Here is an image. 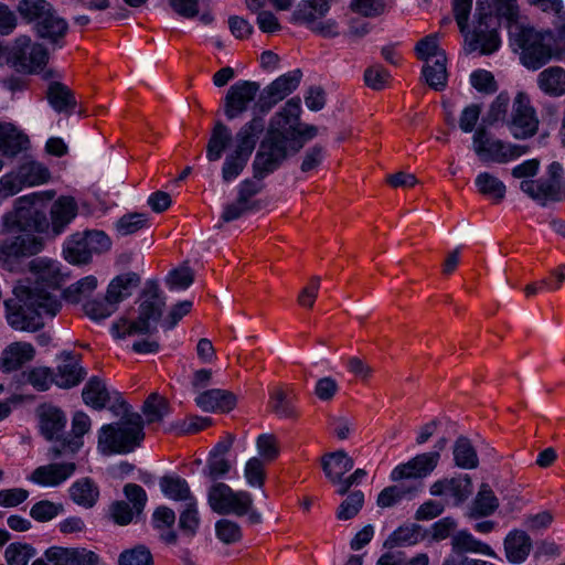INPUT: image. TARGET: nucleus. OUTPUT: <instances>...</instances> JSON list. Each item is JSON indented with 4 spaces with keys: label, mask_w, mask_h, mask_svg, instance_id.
<instances>
[{
    "label": "nucleus",
    "mask_w": 565,
    "mask_h": 565,
    "mask_svg": "<svg viewBox=\"0 0 565 565\" xmlns=\"http://www.w3.org/2000/svg\"><path fill=\"white\" fill-rule=\"evenodd\" d=\"M510 33L522 50V64L530 70H539L552 58L559 60L563 55L554 33L550 30L537 31L532 26L515 24Z\"/></svg>",
    "instance_id": "obj_4"
},
{
    "label": "nucleus",
    "mask_w": 565,
    "mask_h": 565,
    "mask_svg": "<svg viewBox=\"0 0 565 565\" xmlns=\"http://www.w3.org/2000/svg\"><path fill=\"white\" fill-rule=\"evenodd\" d=\"M63 355V364L57 367L55 373V384L63 388H70L79 384L86 373L71 353Z\"/></svg>",
    "instance_id": "obj_32"
},
{
    "label": "nucleus",
    "mask_w": 565,
    "mask_h": 565,
    "mask_svg": "<svg viewBox=\"0 0 565 565\" xmlns=\"http://www.w3.org/2000/svg\"><path fill=\"white\" fill-rule=\"evenodd\" d=\"M473 148L481 160L498 163L508 162L529 151L527 146L505 143L500 139H495L484 127L476 130Z\"/></svg>",
    "instance_id": "obj_9"
},
{
    "label": "nucleus",
    "mask_w": 565,
    "mask_h": 565,
    "mask_svg": "<svg viewBox=\"0 0 565 565\" xmlns=\"http://www.w3.org/2000/svg\"><path fill=\"white\" fill-rule=\"evenodd\" d=\"M476 19L472 32L467 29L462 33L466 51L469 53L478 51L482 55L492 54L499 49L501 40L498 33V22L490 12L488 0H477Z\"/></svg>",
    "instance_id": "obj_7"
},
{
    "label": "nucleus",
    "mask_w": 565,
    "mask_h": 565,
    "mask_svg": "<svg viewBox=\"0 0 565 565\" xmlns=\"http://www.w3.org/2000/svg\"><path fill=\"white\" fill-rule=\"evenodd\" d=\"M63 277L53 262L34 259L30 263L26 284L14 287L15 296L30 306L40 308L46 317L53 318L61 310L62 302L55 291L61 287Z\"/></svg>",
    "instance_id": "obj_3"
},
{
    "label": "nucleus",
    "mask_w": 565,
    "mask_h": 565,
    "mask_svg": "<svg viewBox=\"0 0 565 565\" xmlns=\"http://www.w3.org/2000/svg\"><path fill=\"white\" fill-rule=\"evenodd\" d=\"M7 62L17 72L35 74L43 71L49 61L47 50L26 35H20L7 49Z\"/></svg>",
    "instance_id": "obj_8"
},
{
    "label": "nucleus",
    "mask_w": 565,
    "mask_h": 565,
    "mask_svg": "<svg viewBox=\"0 0 565 565\" xmlns=\"http://www.w3.org/2000/svg\"><path fill=\"white\" fill-rule=\"evenodd\" d=\"M231 141V130L222 121H216L206 146V158L209 161H217L221 159Z\"/></svg>",
    "instance_id": "obj_38"
},
{
    "label": "nucleus",
    "mask_w": 565,
    "mask_h": 565,
    "mask_svg": "<svg viewBox=\"0 0 565 565\" xmlns=\"http://www.w3.org/2000/svg\"><path fill=\"white\" fill-rule=\"evenodd\" d=\"M248 159L249 158H247L243 154H239L235 151L230 153L225 158V161L223 163V168H222L223 180L225 182H230V181L236 179L242 173L244 168L246 167Z\"/></svg>",
    "instance_id": "obj_58"
},
{
    "label": "nucleus",
    "mask_w": 565,
    "mask_h": 565,
    "mask_svg": "<svg viewBox=\"0 0 565 565\" xmlns=\"http://www.w3.org/2000/svg\"><path fill=\"white\" fill-rule=\"evenodd\" d=\"M142 412L149 424L160 422L170 412L169 402L158 393H151L143 403Z\"/></svg>",
    "instance_id": "obj_44"
},
{
    "label": "nucleus",
    "mask_w": 565,
    "mask_h": 565,
    "mask_svg": "<svg viewBox=\"0 0 565 565\" xmlns=\"http://www.w3.org/2000/svg\"><path fill=\"white\" fill-rule=\"evenodd\" d=\"M163 493L173 500H192L188 482L177 476H164L160 480Z\"/></svg>",
    "instance_id": "obj_45"
},
{
    "label": "nucleus",
    "mask_w": 565,
    "mask_h": 565,
    "mask_svg": "<svg viewBox=\"0 0 565 565\" xmlns=\"http://www.w3.org/2000/svg\"><path fill=\"white\" fill-rule=\"evenodd\" d=\"M109 393L105 383L98 377H92L83 390V399L87 405L102 409L109 402Z\"/></svg>",
    "instance_id": "obj_40"
},
{
    "label": "nucleus",
    "mask_w": 565,
    "mask_h": 565,
    "mask_svg": "<svg viewBox=\"0 0 565 565\" xmlns=\"http://www.w3.org/2000/svg\"><path fill=\"white\" fill-rule=\"evenodd\" d=\"M46 95L50 105L58 113H72L76 107L74 93L61 82L51 83Z\"/></svg>",
    "instance_id": "obj_35"
},
{
    "label": "nucleus",
    "mask_w": 565,
    "mask_h": 565,
    "mask_svg": "<svg viewBox=\"0 0 565 565\" xmlns=\"http://www.w3.org/2000/svg\"><path fill=\"white\" fill-rule=\"evenodd\" d=\"M447 57L446 54H439L433 62L425 63L422 75L427 85L435 90H443L447 85Z\"/></svg>",
    "instance_id": "obj_36"
},
{
    "label": "nucleus",
    "mask_w": 565,
    "mask_h": 565,
    "mask_svg": "<svg viewBox=\"0 0 565 565\" xmlns=\"http://www.w3.org/2000/svg\"><path fill=\"white\" fill-rule=\"evenodd\" d=\"M139 285L140 277L136 273L119 275L110 281L106 297L118 307V303L130 297Z\"/></svg>",
    "instance_id": "obj_31"
},
{
    "label": "nucleus",
    "mask_w": 565,
    "mask_h": 565,
    "mask_svg": "<svg viewBox=\"0 0 565 565\" xmlns=\"http://www.w3.org/2000/svg\"><path fill=\"white\" fill-rule=\"evenodd\" d=\"M145 438L143 419L137 413L127 414L118 423L104 425L98 435V449L103 455L128 454Z\"/></svg>",
    "instance_id": "obj_5"
},
{
    "label": "nucleus",
    "mask_w": 565,
    "mask_h": 565,
    "mask_svg": "<svg viewBox=\"0 0 565 565\" xmlns=\"http://www.w3.org/2000/svg\"><path fill=\"white\" fill-rule=\"evenodd\" d=\"M472 491V480L468 475L437 480L429 488L431 495L449 498L456 507L462 504Z\"/></svg>",
    "instance_id": "obj_15"
},
{
    "label": "nucleus",
    "mask_w": 565,
    "mask_h": 565,
    "mask_svg": "<svg viewBox=\"0 0 565 565\" xmlns=\"http://www.w3.org/2000/svg\"><path fill=\"white\" fill-rule=\"evenodd\" d=\"M78 206L73 196H60L51 206V228L54 236L60 235L66 226L76 217Z\"/></svg>",
    "instance_id": "obj_19"
},
{
    "label": "nucleus",
    "mask_w": 565,
    "mask_h": 565,
    "mask_svg": "<svg viewBox=\"0 0 565 565\" xmlns=\"http://www.w3.org/2000/svg\"><path fill=\"white\" fill-rule=\"evenodd\" d=\"M264 178L265 177H256L255 168L253 167V179H246L241 182L237 191V198L256 211L260 209V203L257 200H253V198L264 189V184L262 183Z\"/></svg>",
    "instance_id": "obj_48"
},
{
    "label": "nucleus",
    "mask_w": 565,
    "mask_h": 565,
    "mask_svg": "<svg viewBox=\"0 0 565 565\" xmlns=\"http://www.w3.org/2000/svg\"><path fill=\"white\" fill-rule=\"evenodd\" d=\"M256 82L241 81L232 85L224 98V114L232 120L245 113L259 92Z\"/></svg>",
    "instance_id": "obj_14"
},
{
    "label": "nucleus",
    "mask_w": 565,
    "mask_h": 565,
    "mask_svg": "<svg viewBox=\"0 0 565 565\" xmlns=\"http://www.w3.org/2000/svg\"><path fill=\"white\" fill-rule=\"evenodd\" d=\"M117 308L106 296L103 299L86 301L83 307L85 315L95 321L110 317Z\"/></svg>",
    "instance_id": "obj_50"
},
{
    "label": "nucleus",
    "mask_w": 565,
    "mask_h": 565,
    "mask_svg": "<svg viewBox=\"0 0 565 565\" xmlns=\"http://www.w3.org/2000/svg\"><path fill=\"white\" fill-rule=\"evenodd\" d=\"M76 470L74 462L40 466L31 475V480L45 487H55L68 479Z\"/></svg>",
    "instance_id": "obj_20"
},
{
    "label": "nucleus",
    "mask_w": 565,
    "mask_h": 565,
    "mask_svg": "<svg viewBox=\"0 0 565 565\" xmlns=\"http://www.w3.org/2000/svg\"><path fill=\"white\" fill-rule=\"evenodd\" d=\"M195 403L205 412L226 413L235 407L236 397L228 391L209 390L196 396Z\"/></svg>",
    "instance_id": "obj_25"
},
{
    "label": "nucleus",
    "mask_w": 565,
    "mask_h": 565,
    "mask_svg": "<svg viewBox=\"0 0 565 565\" xmlns=\"http://www.w3.org/2000/svg\"><path fill=\"white\" fill-rule=\"evenodd\" d=\"M109 237L100 231L76 233L65 249V258L72 264H87L94 254H102L110 248Z\"/></svg>",
    "instance_id": "obj_11"
},
{
    "label": "nucleus",
    "mask_w": 565,
    "mask_h": 565,
    "mask_svg": "<svg viewBox=\"0 0 565 565\" xmlns=\"http://www.w3.org/2000/svg\"><path fill=\"white\" fill-rule=\"evenodd\" d=\"M537 85L542 92L552 97L565 94V70L559 66H550L537 76Z\"/></svg>",
    "instance_id": "obj_33"
},
{
    "label": "nucleus",
    "mask_w": 565,
    "mask_h": 565,
    "mask_svg": "<svg viewBox=\"0 0 565 565\" xmlns=\"http://www.w3.org/2000/svg\"><path fill=\"white\" fill-rule=\"evenodd\" d=\"M118 565H153V558L146 546L138 545L121 552Z\"/></svg>",
    "instance_id": "obj_55"
},
{
    "label": "nucleus",
    "mask_w": 565,
    "mask_h": 565,
    "mask_svg": "<svg viewBox=\"0 0 565 565\" xmlns=\"http://www.w3.org/2000/svg\"><path fill=\"white\" fill-rule=\"evenodd\" d=\"M8 323L15 330L35 331L43 327L45 312H40L36 306H30L20 297L4 302Z\"/></svg>",
    "instance_id": "obj_13"
},
{
    "label": "nucleus",
    "mask_w": 565,
    "mask_h": 565,
    "mask_svg": "<svg viewBox=\"0 0 565 565\" xmlns=\"http://www.w3.org/2000/svg\"><path fill=\"white\" fill-rule=\"evenodd\" d=\"M454 460L456 466L463 469L478 467L479 459L475 447L467 437H459L454 445Z\"/></svg>",
    "instance_id": "obj_41"
},
{
    "label": "nucleus",
    "mask_w": 565,
    "mask_h": 565,
    "mask_svg": "<svg viewBox=\"0 0 565 565\" xmlns=\"http://www.w3.org/2000/svg\"><path fill=\"white\" fill-rule=\"evenodd\" d=\"M244 475L249 486L263 488L266 481L265 461L258 457L250 458L245 465Z\"/></svg>",
    "instance_id": "obj_57"
},
{
    "label": "nucleus",
    "mask_w": 565,
    "mask_h": 565,
    "mask_svg": "<svg viewBox=\"0 0 565 565\" xmlns=\"http://www.w3.org/2000/svg\"><path fill=\"white\" fill-rule=\"evenodd\" d=\"M302 78L300 70H295L280 75L271 82L260 95V108L269 110L278 102L290 95L297 89Z\"/></svg>",
    "instance_id": "obj_16"
},
{
    "label": "nucleus",
    "mask_w": 565,
    "mask_h": 565,
    "mask_svg": "<svg viewBox=\"0 0 565 565\" xmlns=\"http://www.w3.org/2000/svg\"><path fill=\"white\" fill-rule=\"evenodd\" d=\"M89 417L83 412H77L72 420V433L74 437L64 439L58 446L53 447L51 449L53 457L58 458L66 454L67 450H70L72 454H75L83 445L81 438L89 430Z\"/></svg>",
    "instance_id": "obj_22"
},
{
    "label": "nucleus",
    "mask_w": 565,
    "mask_h": 565,
    "mask_svg": "<svg viewBox=\"0 0 565 565\" xmlns=\"http://www.w3.org/2000/svg\"><path fill=\"white\" fill-rule=\"evenodd\" d=\"M215 531L217 537L225 544H234L242 540L241 526L231 520L222 519L216 522Z\"/></svg>",
    "instance_id": "obj_60"
},
{
    "label": "nucleus",
    "mask_w": 565,
    "mask_h": 565,
    "mask_svg": "<svg viewBox=\"0 0 565 565\" xmlns=\"http://www.w3.org/2000/svg\"><path fill=\"white\" fill-rule=\"evenodd\" d=\"M26 135L12 124H0V156L15 157L29 147Z\"/></svg>",
    "instance_id": "obj_24"
},
{
    "label": "nucleus",
    "mask_w": 565,
    "mask_h": 565,
    "mask_svg": "<svg viewBox=\"0 0 565 565\" xmlns=\"http://www.w3.org/2000/svg\"><path fill=\"white\" fill-rule=\"evenodd\" d=\"M417 492V486L404 483L388 486L379 493L376 504L381 509L393 508L404 499H412Z\"/></svg>",
    "instance_id": "obj_34"
},
{
    "label": "nucleus",
    "mask_w": 565,
    "mask_h": 565,
    "mask_svg": "<svg viewBox=\"0 0 565 565\" xmlns=\"http://www.w3.org/2000/svg\"><path fill=\"white\" fill-rule=\"evenodd\" d=\"M539 119L530 98L525 93H518L513 107L511 120L508 122L511 134L516 139H526L534 136L539 129Z\"/></svg>",
    "instance_id": "obj_12"
},
{
    "label": "nucleus",
    "mask_w": 565,
    "mask_h": 565,
    "mask_svg": "<svg viewBox=\"0 0 565 565\" xmlns=\"http://www.w3.org/2000/svg\"><path fill=\"white\" fill-rule=\"evenodd\" d=\"M70 495L76 504L88 509L96 504L99 489L92 479L82 478L71 486Z\"/></svg>",
    "instance_id": "obj_37"
},
{
    "label": "nucleus",
    "mask_w": 565,
    "mask_h": 565,
    "mask_svg": "<svg viewBox=\"0 0 565 565\" xmlns=\"http://www.w3.org/2000/svg\"><path fill=\"white\" fill-rule=\"evenodd\" d=\"M148 218L146 214L131 213L121 216L117 222L116 227L121 235H130L146 226Z\"/></svg>",
    "instance_id": "obj_64"
},
{
    "label": "nucleus",
    "mask_w": 565,
    "mask_h": 565,
    "mask_svg": "<svg viewBox=\"0 0 565 565\" xmlns=\"http://www.w3.org/2000/svg\"><path fill=\"white\" fill-rule=\"evenodd\" d=\"M300 115L301 100L292 97L270 118L266 136L254 159L256 177L273 173L289 154L299 152L307 141L318 135V127L301 122Z\"/></svg>",
    "instance_id": "obj_1"
},
{
    "label": "nucleus",
    "mask_w": 565,
    "mask_h": 565,
    "mask_svg": "<svg viewBox=\"0 0 565 565\" xmlns=\"http://www.w3.org/2000/svg\"><path fill=\"white\" fill-rule=\"evenodd\" d=\"M3 226L13 236L0 245V266L11 269L13 259L30 257L42 250L43 238L33 233L49 231L50 224L45 213L34 207H17L3 216Z\"/></svg>",
    "instance_id": "obj_2"
},
{
    "label": "nucleus",
    "mask_w": 565,
    "mask_h": 565,
    "mask_svg": "<svg viewBox=\"0 0 565 565\" xmlns=\"http://www.w3.org/2000/svg\"><path fill=\"white\" fill-rule=\"evenodd\" d=\"M364 504V494L362 491L351 492L339 505L337 518L341 521H348L354 518Z\"/></svg>",
    "instance_id": "obj_52"
},
{
    "label": "nucleus",
    "mask_w": 565,
    "mask_h": 565,
    "mask_svg": "<svg viewBox=\"0 0 565 565\" xmlns=\"http://www.w3.org/2000/svg\"><path fill=\"white\" fill-rule=\"evenodd\" d=\"M210 508L218 514L246 515L253 505V498L247 491H233L224 482L214 483L207 493Z\"/></svg>",
    "instance_id": "obj_10"
},
{
    "label": "nucleus",
    "mask_w": 565,
    "mask_h": 565,
    "mask_svg": "<svg viewBox=\"0 0 565 565\" xmlns=\"http://www.w3.org/2000/svg\"><path fill=\"white\" fill-rule=\"evenodd\" d=\"M34 354L35 350L31 343L14 342L3 351L0 367L6 372L18 370L24 363L31 361Z\"/></svg>",
    "instance_id": "obj_28"
},
{
    "label": "nucleus",
    "mask_w": 565,
    "mask_h": 565,
    "mask_svg": "<svg viewBox=\"0 0 565 565\" xmlns=\"http://www.w3.org/2000/svg\"><path fill=\"white\" fill-rule=\"evenodd\" d=\"M97 287V279L93 276L85 277L72 284L64 291V298L71 303H78L88 298Z\"/></svg>",
    "instance_id": "obj_49"
},
{
    "label": "nucleus",
    "mask_w": 565,
    "mask_h": 565,
    "mask_svg": "<svg viewBox=\"0 0 565 565\" xmlns=\"http://www.w3.org/2000/svg\"><path fill=\"white\" fill-rule=\"evenodd\" d=\"M520 189L531 199L545 204L547 201H562L565 199V183L540 178L536 180H523Z\"/></svg>",
    "instance_id": "obj_17"
},
{
    "label": "nucleus",
    "mask_w": 565,
    "mask_h": 565,
    "mask_svg": "<svg viewBox=\"0 0 565 565\" xmlns=\"http://www.w3.org/2000/svg\"><path fill=\"white\" fill-rule=\"evenodd\" d=\"M391 79V74L382 65L369 66L364 72V83L374 90L383 89Z\"/></svg>",
    "instance_id": "obj_61"
},
{
    "label": "nucleus",
    "mask_w": 565,
    "mask_h": 565,
    "mask_svg": "<svg viewBox=\"0 0 565 565\" xmlns=\"http://www.w3.org/2000/svg\"><path fill=\"white\" fill-rule=\"evenodd\" d=\"M63 510L61 504L49 500L36 502L30 510V515L39 522H47L54 519Z\"/></svg>",
    "instance_id": "obj_63"
},
{
    "label": "nucleus",
    "mask_w": 565,
    "mask_h": 565,
    "mask_svg": "<svg viewBox=\"0 0 565 565\" xmlns=\"http://www.w3.org/2000/svg\"><path fill=\"white\" fill-rule=\"evenodd\" d=\"M329 10L328 0H305V3L294 12L297 22H315Z\"/></svg>",
    "instance_id": "obj_46"
},
{
    "label": "nucleus",
    "mask_w": 565,
    "mask_h": 565,
    "mask_svg": "<svg viewBox=\"0 0 565 565\" xmlns=\"http://www.w3.org/2000/svg\"><path fill=\"white\" fill-rule=\"evenodd\" d=\"M416 56L425 63L433 62L439 54L445 52L438 45V38L436 34H429L418 41L415 47Z\"/></svg>",
    "instance_id": "obj_54"
},
{
    "label": "nucleus",
    "mask_w": 565,
    "mask_h": 565,
    "mask_svg": "<svg viewBox=\"0 0 565 565\" xmlns=\"http://www.w3.org/2000/svg\"><path fill=\"white\" fill-rule=\"evenodd\" d=\"M376 565H429V557L427 554L420 553L406 559L401 552H387L379 558Z\"/></svg>",
    "instance_id": "obj_59"
},
{
    "label": "nucleus",
    "mask_w": 565,
    "mask_h": 565,
    "mask_svg": "<svg viewBox=\"0 0 565 565\" xmlns=\"http://www.w3.org/2000/svg\"><path fill=\"white\" fill-rule=\"evenodd\" d=\"M476 185L482 195L488 196L495 204L504 199L505 185L498 178L488 172L480 173L477 177Z\"/></svg>",
    "instance_id": "obj_42"
},
{
    "label": "nucleus",
    "mask_w": 565,
    "mask_h": 565,
    "mask_svg": "<svg viewBox=\"0 0 565 565\" xmlns=\"http://www.w3.org/2000/svg\"><path fill=\"white\" fill-rule=\"evenodd\" d=\"M166 302L160 296L159 286L156 282H148L139 305L138 317L130 321L120 318L113 324V332L117 338H125L132 334L150 333L151 322H158L162 316Z\"/></svg>",
    "instance_id": "obj_6"
},
{
    "label": "nucleus",
    "mask_w": 565,
    "mask_h": 565,
    "mask_svg": "<svg viewBox=\"0 0 565 565\" xmlns=\"http://www.w3.org/2000/svg\"><path fill=\"white\" fill-rule=\"evenodd\" d=\"M36 416L41 434L47 439H60L66 426V415L57 406L44 403L38 406Z\"/></svg>",
    "instance_id": "obj_18"
},
{
    "label": "nucleus",
    "mask_w": 565,
    "mask_h": 565,
    "mask_svg": "<svg viewBox=\"0 0 565 565\" xmlns=\"http://www.w3.org/2000/svg\"><path fill=\"white\" fill-rule=\"evenodd\" d=\"M353 459L344 450L326 454L321 458V466L327 478L333 483L341 486L342 477L353 468Z\"/></svg>",
    "instance_id": "obj_23"
},
{
    "label": "nucleus",
    "mask_w": 565,
    "mask_h": 565,
    "mask_svg": "<svg viewBox=\"0 0 565 565\" xmlns=\"http://www.w3.org/2000/svg\"><path fill=\"white\" fill-rule=\"evenodd\" d=\"M20 14L29 21H42L54 10L45 0H22L18 6Z\"/></svg>",
    "instance_id": "obj_43"
},
{
    "label": "nucleus",
    "mask_w": 565,
    "mask_h": 565,
    "mask_svg": "<svg viewBox=\"0 0 565 565\" xmlns=\"http://www.w3.org/2000/svg\"><path fill=\"white\" fill-rule=\"evenodd\" d=\"M35 555V548L26 543H12L6 548V561L9 565H28Z\"/></svg>",
    "instance_id": "obj_53"
},
{
    "label": "nucleus",
    "mask_w": 565,
    "mask_h": 565,
    "mask_svg": "<svg viewBox=\"0 0 565 565\" xmlns=\"http://www.w3.org/2000/svg\"><path fill=\"white\" fill-rule=\"evenodd\" d=\"M24 185H38L50 179V171L43 164L30 161L21 164L18 169Z\"/></svg>",
    "instance_id": "obj_47"
},
{
    "label": "nucleus",
    "mask_w": 565,
    "mask_h": 565,
    "mask_svg": "<svg viewBox=\"0 0 565 565\" xmlns=\"http://www.w3.org/2000/svg\"><path fill=\"white\" fill-rule=\"evenodd\" d=\"M499 508V499L488 483H481L469 508V518L480 519L493 514Z\"/></svg>",
    "instance_id": "obj_30"
},
{
    "label": "nucleus",
    "mask_w": 565,
    "mask_h": 565,
    "mask_svg": "<svg viewBox=\"0 0 565 565\" xmlns=\"http://www.w3.org/2000/svg\"><path fill=\"white\" fill-rule=\"evenodd\" d=\"M451 545L454 551L457 553L473 552L495 557V553L488 544L478 541L467 531H460L454 535L451 539Z\"/></svg>",
    "instance_id": "obj_39"
},
{
    "label": "nucleus",
    "mask_w": 565,
    "mask_h": 565,
    "mask_svg": "<svg viewBox=\"0 0 565 565\" xmlns=\"http://www.w3.org/2000/svg\"><path fill=\"white\" fill-rule=\"evenodd\" d=\"M493 9L498 17L507 20L510 31L520 24V9L518 0H492Z\"/></svg>",
    "instance_id": "obj_56"
},
{
    "label": "nucleus",
    "mask_w": 565,
    "mask_h": 565,
    "mask_svg": "<svg viewBox=\"0 0 565 565\" xmlns=\"http://www.w3.org/2000/svg\"><path fill=\"white\" fill-rule=\"evenodd\" d=\"M263 130L264 120L262 117H254L243 125L235 136L236 145L233 151L249 158Z\"/></svg>",
    "instance_id": "obj_26"
},
{
    "label": "nucleus",
    "mask_w": 565,
    "mask_h": 565,
    "mask_svg": "<svg viewBox=\"0 0 565 565\" xmlns=\"http://www.w3.org/2000/svg\"><path fill=\"white\" fill-rule=\"evenodd\" d=\"M35 30L39 38L62 46L63 40L68 31V24L56 11H53L44 20L36 22Z\"/></svg>",
    "instance_id": "obj_27"
},
{
    "label": "nucleus",
    "mask_w": 565,
    "mask_h": 565,
    "mask_svg": "<svg viewBox=\"0 0 565 565\" xmlns=\"http://www.w3.org/2000/svg\"><path fill=\"white\" fill-rule=\"evenodd\" d=\"M259 457L265 462L275 461L280 454V444L274 434H262L256 440Z\"/></svg>",
    "instance_id": "obj_51"
},
{
    "label": "nucleus",
    "mask_w": 565,
    "mask_h": 565,
    "mask_svg": "<svg viewBox=\"0 0 565 565\" xmlns=\"http://www.w3.org/2000/svg\"><path fill=\"white\" fill-rule=\"evenodd\" d=\"M194 281V271L189 266H180L171 270L167 277L170 289H186Z\"/></svg>",
    "instance_id": "obj_62"
},
{
    "label": "nucleus",
    "mask_w": 565,
    "mask_h": 565,
    "mask_svg": "<svg viewBox=\"0 0 565 565\" xmlns=\"http://www.w3.org/2000/svg\"><path fill=\"white\" fill-rule=\"evenodd\" d=\"M296 394L288 386H277L269 395L268 407L280 418L297 419L299 412L295 406Z\"/></svg>",
    "instance_id": "obj_21"
},
{
    "label": "nucleus",
    "mask_w": 565,
    "mask_h": 565,
    "mask_svg": "<svg viewBox=\"0 0 565 565\" xmlns=\"http://www.w3.org/2000/svg\"><path fill=\"white\" fill-rule=\"evenodd\" d=\"M532 550V540L524 531H512L504 540L505 556L510 563H523Z\"/></svg>",
    "instance_id": "obj_29"
}]
</instances>
